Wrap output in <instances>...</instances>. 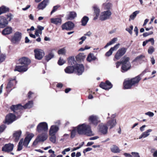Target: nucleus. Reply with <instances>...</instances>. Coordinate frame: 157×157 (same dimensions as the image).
I'll return each mask as SVG.
<instances>
[{
  "label": "nucleus",
  "instance_id": "8",
  "mask_svg": "<svg viewBox=\"0 0 157 157\" xmlns=\"http://www.w3.org/2000/svg\"><path fill=\"white\" fill-rule=\"evenodd\" d=\"M16 117L13 114L10 113L6 117L5 120L3 121L4 124H9L15 120Z\"/></svg>",
  "mask_w": 157,
  "mask_h": 157
},
{
  "label": "nucleus",
  "instance_id": "29",
  "mask_svg": "<svg viewBox=\"0 0 157 157\" xmlns=\"http://www.w3.org/2000/svg\"><path fill=\"white\" fill-rule=\"evenodd\" d=\"M111 151L114 153H120L121 150L116 145H113L110 148Z\"/></svg>",
  "mask_w": 157,
  "mask_h": 157
},
{
  "label": "nucleus",
  "instance_id": "23",
  "mask_svg": "<svg viewBox=\"0 0 157 157\" xmlns=\"http://www.w3.org/2000/svg\"><path fill=\"white\" fill-rule=\"evenodd\" d=\"M21 134V131L18 130L15 131L13 134V138L15 142H17L19 140Z\"/></svg>",
  "mask_w": 157,
  "mask_h": 157
},
{
  "label": "nucleus",
  "instance_id": "35",
  "mask_svg": "<svg viewBox=\"0 0 157 157\" xmlns=\"http://www.w3.org/2000/svg\"><path fill=\"white\" fill-rule=\"evenodd\" d=\"M96 59V57L93 53H90L86 59L88 61L90 62Z\"/></svg>",
  "mask_w": 157,
  "mask_h": 157
},
{
  "label": "nucleus",
  "instance_id": "52",
  "mask_svg": "<svg viewBox=\"0 0 157 157\" xmlns=\"http://www.w3.org/2000/svg\"><path fill=\"white\" fill-rule=\"evenodd\" d=\"M59 7L60 6L58 5L54 6L51 12V14H52V13L55 12Z\"/></svg>",
  "mask_w": 157,
  "mask_h": 157
},
{
  "label": "nucleus",
  "instance_id": "9",
  "mask_svg": "<svg viewBox=\"0 0 157 157\" xmlns=\"http://www.w3.org/2000/svg\"><path fill=\"white\" fill-rule=\"evenodd\" d=\"M21 38V33L17 32L14 34V36L11 40V42L14 44H18Z\"/></svg>",
  "mask_w": 157,
  "mask_h": 157
},
{
  "label": "nucleus",
  "instance_id": "1",
  "mask_svg": "<svg viewBox=\"0 0 157 157\" xmlns=\"http://www.w3.org/2000/svg\"><path fill=\"white\" fill-rule=\"evenodd\" d=\"M76 128L77 133L79 135H85L88 136L94 135L91 130L90 126L85 123L78 125L76 127Z\"/></svg>",
  "mask_w": 157,
  "mask_h": 157
},
{
  "label": "nucleus",
  "instance_id": "56",
  "mask_svg": "<svg viewBox=\"0 0 157 157\" xmlns=\"http://www.w3.org/2000/svg\"><path fill=\"white\" fill-rule=\"evenodd\" d=\"M145 114L146 115L148 116L149 117H152L154 115V113H153L150 111L146 113H145Z\"/></svg>",
  "mask_w": 157,
  "mask_h": 157
},
{
  "label": "nucleus",
  "instance_id": "4",
  "mask_svg": "<svg viewBox=\"0 0 157 157\" xmlns=\"http://www.w3.org/2000/svg\"><path fill=\"white\" fill-rule=\"evenodd\" d=\"M13 17V15L11 14L7 15L6 17H0V28H5L8 24L9 22L10 21Z\"/></svg>",
  "mask_w": 157,
  "mask_h": 157
},
{
  "label": "nucleus",
  "instance_id": "26",
  "mask_svg": "<svg viewBox=\"0 0 157 157\" xmlns=\"http://www.w3.org/2000/svg\"><path fill=\"white\" fill-rule=\"evenodd\" d=\"M48 2L49 0H44L39 4L37 7L38 8L39 10H43L46 7Z\"/></svg>",
  "mask_w": 157,
  "mask_h": 157
},
{
  "label": "nucleus",
  "instance_id": "16",
  "mask_svg": "<svg viewBox=\"0 0 157 157\" xmlns=\"http://www.w3.org/2000/svg\"><path fill=\"white\" fill-rule=\"evenodd\" d=\"M13 147V145L9 143L5 144L2 148V150L5 152H9L12 151Z\"/></svg>",
  "mask_w": 157,
  "mask_h": 157
},
{
  "label": "nucleus",
  "instance_id": "19",
  "mask_svg": "<svg viewBox=\"0 0 157 157\" xmlns=\"http://www.w3.org/2000/svg\"><path fill=\"white\" fill-rule=\"evenodd\" d=\"M75 68V70L77 71V74L78 75H82L84 71V67L82 64H77Z\"/></svg>",
  "mask_w": 157,
  "mask_h": 157
},
{
  "label": "nucleus",
  "instance_id": "51",
  "mask_svg": "<svg viewBox=\"0 0 157 157\" xmlns=\"http://www.w3.org/2000/svg\"><path fill=\"white\" fill-rule=\"evenodd\" d=\"M76 127L75 128V129H73L72 132H71V137L72 138L74 137L76 135Z\"/></svg>",
  "mask_w": 157,
  "mask_h": 157
},
{
  "label": "nucleus",
  "instance_id": "25",
  "mask_svg": "<svg viewBox=\"0 0 157 157\" xmlns=\"http://www.w3.org/2000/svg\"><path fill=\"white\" fill-rule=\"evenodd\" d=\"M77 16L75 12L71 11L69 12L66 16L67 20H71L74 19Z\"/></svg>",
  "mask_w": 157,
  "mask_h": 157
},
{
  "label": "nucleus",
  "instance_id": "18",
  "mask_svg": "<svg viewBox=\"0 0 157 157\" xmlns=\"http://www.w3.org/2000/svg\"><path fill=\"white\" fill-rule=\"evenodd\" d=\"M20 64H22L28 67V65L30 63V60L28 58L23 57L19 59Z\"/></svg>",
  "mask_w": 157,
  "mask_h": 157
},
{
  "label": "nucleus",
  "instance_id": "22",
  "mask_svg": "<svg viewBox=\"0 0 157 157\" xmlns=\"http://www.w3.org/2000/svg\"><path fill=\"white\" fill-rule=\"evenodd\" d=\"M59 130V127L56 125H52L51 126L49 130V135H55Z\"/></svg>",
  "mask_w": 157,
  "mask_h": 157
},
{
  "label": "nucleus",
  "instance_id": "46",
  "mask_svg": "<svg viewBox=\"0 0 157 157\" xmlns=\"http://www.w3.org/2000/svg\"><path fill=\"white\" fill-rule=\"evenodd\" d=\"M6 56L4 54H2L0 55V63L3 62L5 59Z\"/></svg>",
  "mask_w": 157,
  "mask_h": 157
},
{
  "label": "nucleus",
  "instance_id": "57",
  "mask_svg": "<svg viewBox=\"0 0 157 157\" xmlns=\"http://www.w3.org/2000/svg\"><path fill=\"white\" fill-rule=\"evenodd\" d=\"M39 142H40V141L38 139V138H37L36 137V139H35V140L33 142V146L36 145L38 144V143Z\"/></svg>",
  "mask_w": 157,
  "mask_h": 157
},
{
  "label": "nucleus",
  "instance_id": "33",
  "mask_svg": "<svg viewBox=\"0 0 157 157\" xmlns=\"http://www.w3.org/2000/svg\"><path fill=\"white\" fill-rule=\"evenodd\" d=\"M130 58L126 56H124L121 61L122 65L131 64L129 62Z\"/></svg>",
  "mask_w": 157,
  "mask_h": 157
},
{
  "label": "nucleus",
  "instance_id": "28",
  "mask_svg": "<svg viewBox=\"0 0 157 157\" xmlns=\"http://www.w3.org/2000/svg\"><path fill=\"white\" fill-rule=\"evenodd\" d=\"M117 124L116 120L115 119H112L109 121L107 123V125L109 127L110 129L114 127Z\"/></svg>",
  "mask_w": 157,
  "mask_h": 157
},
{
  "label": "nucleus",
  "instance_id": "32",
  "mask_svg": "<svg viewBox=\"0 0 157 157\" xmlns=\"http://www.w3.org/2000/svg\"><path fill=\"white\" fill-rule=\"evenodd\" d=\"M86 57L85 55L83 53H80L76 57V60L79 62L83 61Z\"/></svg>",
  "mask_w": 157,
  "mask_h": 157
},
{
  "label": "nucleus",
  "instance_id": "13",
  "mask_svg": "<svg viewBox=\"0 0 157 157\" xmlns=\"http://www.w3.org/2000/svg\"><path fill=\"white\" fill-rule=\"evenodd\" d=\"M89 121L91 124L95 126L100 121L98 117L94 115H91L89 117Z\"/></svg>",
  "mask_w": 157,
  "mask_h": 157
},
{
  "label": "nucleus",
  "instance_id": "39",
  "mask_svg": "<svg viewBox=\"0 0 157 157\" xmlns=\"http://www.w3.org/2000/svg\"><path fill=\"white\" fill-rule=\"evenodd\" d=\"M9 11V9L4 6H2L0 7V15L5 13Z\"/></svg>",
  "mask_w": 157,
  "mask_h": 157
},
{
  "label": "nucleus",
  "instance_id": "36",
  "mask_svg": "<svg viewBox=\"0 0 157 157\" xmlns=\"http://www.w3.org/2000/svg\"><path fill=\"white\" fill-rule=\"evenodd\" d=\"M139 11L138 10H137L133 12L131 15H130L129 21H130L131 20H134L136 16V15L139 13Z\"/></svg>",
  "mask_w": 157,
  "mask_h": 157
},
{
  "label": "nucleus",
  "instance_id": "6",
  "mask_svg": "<svg viewBox=\"0 0 157 157\" xmlns=\"http://www.w3.org/2000/svg\"><path fill=\"white\" fill-rule=\"evenodd\" d=\"M36 130L40 133L45 132L47 133L48 130V124L46 122L40 123L37 127Z\"/></svg>",
  "mask_w": 157,
  "mask_h": 157
},
{
  "label": "nucleus",
  "instance_id": "40",
  "mask_svg": "<svg viewBox=\"0 0 157 157\" xmlns=\"http://www.w3.org/2000/svg\"><path fill=\"white\" fill-rule=\"evenodd\" d=\"M103 7L105 9H109L112 7V5L110 3H105L103 4Z\"/></svg>",
  "mask_w": 157,
  "mask_h": 157
},
{
  "label": "nucleus",
  "instance_id": "31",
  "mask_svg": "<svg viewBox=\"0 0 157 157\" xmlns=\"http://www.w3.org/2000/svg\"><path fill=\"white\" fill-rule=\"evenodd\" d=\"M51 22L56 25H60L62 22V20L60 18H55L51 19Z\"/></svg>",
  "mask_w": 157,
  "mask_h": 157
},
{
  "label": "nucleus",
  "instance_id": "17",
  "mask_svg": "<svg viewBox=\"0 0 157 157\" xmlns=\"http://www.w3.org/2000/svg\"><path fill=\"white\" fill-rule=\"evenodd\" d=\"M93 10L94 11V13L95 16L94 18V20H96L98 19L100 13V10L98 6L96 5H94L92 7Z\"/></svg>",
  "mask_w": 157,
  "mask_h": 157
},
{
  "label": "nucleus",
  "instance_id": "53",
  "mask_svg": "<svg viewBox=\"0 0 157 157\" xmlns=\"http://www.w3.org/2000/svg\"><path fill=\"white\" fill-rule=\"evenodd\" d=\"M117 40V38L115 37L113 38L109 42V44L111 45L115 43Z\"/></svg>",
  "mask_w": 157,
  "mask_h": 157
},
{
  "label": "nucleus",
  "instance_id": "49",
  "mask_svg": "<svg viewBox=\"0 0 157 157\" xmlns=\"http://www.w3.org/2000/svg\"><path fill=\"white\" fill-rule=\"evenodd\" d=\"M65 61L60 57L59 58L58 63L59 65H62L65 63Z\"/></svg>",
  "mask_w": 157,
  "mask_h": 157
},
{
  "label": "nucleus",
  "instance_id": "55",
  "mask_svg": "<svg viewBox=\"0 0 157 157\" xmlns=\"http://www.w3.org/2000/svg\"><path fill=\"white\" fill-rule=\"evenodd\" d=\"M131 154L134 156V157H140L139 153L137 152H132L131 153Z\"/></svg>",
  "mask_w": 157,
  "mask_h": 157
},
{
  "label": "nucleus",
  "instance_id": "37",
  "mask_svg": "<svg viewBox=\"0 0 157 157\" xmlns=\"http://www.w3.org/2000/svg\"><path fill=\"white\" fill-rule=\"evenodd\" d=\"M89 20L88 17L84 16L81 20L82 25L83 26L86 25Z\"/></svg>",
  "mask_w": 157,
  "mask_h": 157
},
{
  "label": "nucleus",
  "instance_id": "21",
  "mask_svg": "<svg viewBox=\"0 0 157 157\" xmlns=\"http://www.w3.org/2000/svg\"><path fill=\"white\" fill-rule=\"evenodd\" d=\"M42 133L38 136L37 138L40 142H44L46 140L48 137L47 133L46 132H41Z\"/></svg>",
  "mask_w": 157,
  "mask_h": 157
},
{
  "label": "nucleus",
  "instance_id": "27",
  "mask_svg": "<svg viewBox=\"0 0 157 157\" xmlns=\"http://www.w3.org/2000/svg\"><path fill=\"white\" fill-rule=\"evenodd\" d=\"M11 109L13 111L14 113L16 112L17 110H20L23 109V107L20 104L16 105H12L10 107Z\"/></svg>",
  "mask_w": 157,
  "mask_h": 157
},
{
  "label": "nucleus",
  "instance_id": "11",
  "mask_svg": "<svg viewBox=\"0 0 157 157\" xmlns=\"http://www.w3.org/2000/svg\"><path fill=\"white\" fill-rule=\"evenodd\" d=\"M111 15V12L109 10L101 12L100 16V19L101 21H104L109 18Z\"/></svg>",
  "mask_w": 157,
  "mask_h": 157
},
{
  "label": "nucleus",
  "instance_id": "10",
  "mask_svg": "<svg viewBox=\"0 0 157 157\" xmlns=\"http://www.w3.org/2000/svg\"><path fill=\"white\" fill-rule=\"evenodd\" d=\"M74 27V24L71 21H68L63 24L62 26L63 30H71Z\"/></svg>",
  "mask_w": 157,
  "mask_h": 157
},
{
  "label": "nucleus",
  "instance_id": "60",
  "mask_svg": "<svg viewBox=\"0 0 157 157\" xmlns=\"http://www.w3.org/2000/svg\"><path fill=\"white\" fill-rule=\"evenodd\" d=\"M134 31L135 33L136 36H137L138 35V30L137 27H135Z\"/></svg>",
  "mask_w": 157,
  "mask_h": 157
},
{
  "label": "nucleus",
  "instance_id": "59",
  "mask_svg": "<svg viewBox=\"0 0 157 157\" xmlns=\"http://www.w3.org/2000/svg\"><path fill=\"white\" fill-rule=\"evenodd\" d=\"M147 40L148 42H151L152 45H153L154 44V40L153 38H151Z\"/></svg>",
  "mask_w": 157,
  "mask_h": 157
},
{
  "label": "nucleus",
  "instance_id": "61",
  "mask_svg": "<svg viewBox=\"0 0 157 157\" xmlns=\"http://www.w3.org/2000/svg\"><path fill=\"white\" fill-rule=\"evenodd\" d=\"M122 64L121 61L117 62L116 63V67L117 68H118L121 64Z\"/></svg>",
  "mask_w": 157,
  "mask_h": 157
},
{
  "label": "nucleus",
  "instance_id": "41",
  "mask_svg": "<svg viewBox=\"0 0 157 157\" xmlns=\"http://www.w3.org/2000/svg\"><path fill=\"white\" fill-rule=\"evenodd\" d=\"M58 53L59 55H65L66 52V50L65 47L62 48L59 50Z\"/></svg>",
  "mask_w": 157,
  "mask_h": 157
},
{
  "label": "nucleus",
  "instance_id": "47",
  "mask_svg": "<svg viewBox=\"0 0 157 157\" xmlns=\"http://www.w3.org/2000/svg\"><path fill=\"white\" fill-rule=\"evenodd\" d=\"M120 45V44L118 43L116 44L113 47L111 48L110 49L113 52L115 50H117L119 47Z\"/></svg>",
  "mask_w": 157,
  "mask_h": 157
},
{
  "label": "nucleus",
  "instance_id": "44",
  "mask_svg": "<svg viewBox=\"0 0 157 157\" xmlns=\"http://www.w3.org/2000/svg\"><path fill=\"white\" fill-rule=\"evenodd\" d=\"M54 56V54L52 52L50 53L48 55L45 56V59L46 60L48 61L52 58H53Z\"/></svg>",
  "mask_w": 157,
  "mask_h": 157
},
{
  "label": "nucleus",
  "instance_id": "2",
  "mask_svg": "<svg viewBox=\"0 0 157 157\" xmlns=\"http://www.w3.org/2000/svg\"><path fill=\"white\" fill-rule=\"evenodd\" d=\"M141 78L138 75L130 80H125L124 82V86L125 89H128L133 86L137 85Z\"/></svg>",
  "mask_w": 157,
  "mask_h": 157
},
{
  "label": "nucleus",
  "instance_id": "20",
  "mask_svg": "<svg viewBox=\"0 0 157 157\" xmlns=\"http://www.w3.org/2000/svg\"><path fill=\"white\" fill-rule=\"evenodd\" d=\"M13 31L12 27L10 26H7L3 30L2 33L3 35H6L12 33Z\"/></svg>",
  "mask_w": 157,
  "mask_h": 157
},
{
  "label": "nucleus",
  "instance_id": "14",
  "mask_svg": "<svg viewBox=\"0 0 157 157\" xmlns=\"http://www.w3.org/2000/svg\"><path fill=\"white\" fill-rule=\"evenodd\" d=\"M100 86L103 89L107 90L111 89L112 87V85L109 81H106L105 83L101 82Z\"/></svg>",
  "mask_w": 157,
  "mask_h": 157
},
{
  "label": "nucleus",
  "instance_id": "15",
  "mask_svg": "<svg viewBox=\"0 0 157 157\" xmlns=\"http://www.w3.org/2000/svg\"><path fill=\"white\" fill-rule=\"evenodd\" d=\"M28 69V67L22 64L16 66L14 69V71H18L19 72H25Z\"/></svg>",
  "mask_w": 157,
  "mask_h": 157
},
{
  "label": "nucleus",
  "instance_id": "38",
  "mask_svg": "<svg viewBox=\"0 0 157 157\" xmlns=\"http://www.w3.org/2000/svg\"><path fill=\"white\" fill-rule=\"evenodd\" d=\"M33 102L32 101H29L24 106H23V109L30 108L33 106Z\"/></svg>",
  "mask_w": 157,
  "mask_h": 157
},
{
  "label": "nucleus",
  "instance_id": "43",
  "mask_svg": "<svg viewBox=\"0 0 157 157\" xmlns=\"http://www.w3.org/2000/svg\"><path fill=\"white\" fill-rule=\"evenodd\" d=\"M145 57V56L143 55H141L136 57V58L133 60V62H137V61H140Z\"/></svg>",
  "mask_w": 157,
  "mask_h": 157
},
{
  "label": "nucleus",
  "instance_id": "30",
  "mask_svg": "<svg viewBox=\"0 0 157 157\" xmlns=\"http://www.w3.org/2000/svg\"><path fill=\"white\" fill-rule=\"evenodd\" d=\"M75 70V67L73 66H68L64 69L65 73L67 74L72 73Z\"/></svg>",
  "mask_w": 157,
  "mask_h": 157
},
{
  "label": "nucleus",
  "instance_id": "3",
  "mask_svg": "<svg viewBox=\"0 0 157 157\" xmlns=\"http://www.w3.org/2000/svg\"><path fill=\"white\" fill-rule=\"evenodd\" d=\"M34 135L33 133L29 134L25 138L24 141L23 139H21L18 143L17 146V150L21 151L22 149L23 145L27 147L32 139Z\"/></svg>",
  "mask_w": 157,
  "mask_h": 157
},
{
  "label": "nucleus",
  "instance_id": "64",
  "mask_svg": "<svg viewBox=\"0 0 157 157\" xmlns=\"http://www.w3.org/2000/svg\"><path fill=\"white\" fill-rule=\"evenodd\" d=\"M151 62L152 64L153 65L155 63V60L153 57H151Z\"/></svg>",
  "mask_w": 157,
  "mask_h": 157
},
{
  "label": "nucleus",
  "instance_id": "50",
  "mask_svg": "<svg viewBox=\"0 0 157 157\" xmlns=\"http://www.w3.org/2000/svg\"><path fill=\"white\" fill-rule=\"evenodd\" d=\"M154 51V48L152 46L150 47L148 50V52L149 54H151Z\"/></svg>",
  "mask_w": 157,
  "mask_h": 157
},
{
  "label": "nucleus",
  "instance_id": "5",
  "mask_svg": "<svg viewBox=\"0 0 157 157\" xmlns=\"http://www.w3.org/2000/svg\"><path fill=\"white\" fill-rule=\"evenodd\" d=\"M8 81V83L6 87V91L8 93H9L12 90V88L17 83V81L16 80V77L9 78Z\"/></svg>",
  "mask_w": 157,
  "mask_h": 157
},
{
  "label": "nucleus",
  "instance_id": "48",
  "mask_svg": "<svg viewBox=\"0 0 157 157\" xmlns=\"http://www.w3.org/2000/svg\"><path fill=\"white\" fill-rule=\"evenodd\" d=\"M133 29V26L131 25L130 26L129 28H126V30L130 34H132V30Z\"/></svg>",
  "mask_w": 157,
  "mask_h": 157
},
{
  "label": "nucleus",
  "instance_id": "54",
  "mask_svg": "<svg viewBox=\"0 0 157 157\" xmlns=\"http://www.w3.org/2000/svg\"><path fill=\"white\" fill-rule=\"evenodd\" d=\"M113 52V51L110 48L109 50L105 53V56H109L112 54Z\"/></svg>",
  "mask_w": 157,
  "mask_h": 157
},
{
  "label": "nucleus",
  "instance_id": "58",
  "mask_svg": "<svg viewBox=\"0 0 157 157\" xmlns=\"http://www.w3.org/2000/svg\"><path fill=\"white\" fill-rule=\"evenodd\" d=\"M92 150V148L90 147H87L83 150V152L85 153L86 152Z\"/></svg>",
  "mask_w": 157,
  "mask_h": 157
},
{
  "label": "nucleus",
  "instance_id": "12",
  "mask_svg": "<svg viewBox=\"0 0 157 157\" xmlns=\"http://www.w3.org/2000/svg\"><path fill=\"white\" fill-rule=\"evenodd\" d=\"M34 52L35 58L39 60L41 59L44 55V53L42 50L36 49L34 50Z\"/></svg>",
  "mask_w": 157,
  "mask_h": 157
},
{
  "label": "nucleus",
  "instance_id": "42",
  "mask_svg": "<svg viewBox=\"0 0 157 157\" xmlns=\"http://www.w3.org/2000/svg\"><path fill=\"white\" fill-rule=\"evenodd\" d=\"M152 131L151 129L147 130L146 131L144 132L142 134L144 137V138H146L149 136L150 135L149 133Z\"/></svg>",
  "mask_w": 157,
  "mask_h": 157
},
{
  "label": "nucleus",
  "instance_id": "7",
  "mask_svg": "<svg viewBox=\"0 0 157 157\" xmlns=\"http://www.w3.org/2000/svg\"><path fill=\"white\" fill-rule=\"evenodd\" d=\"M127 48L122 47L119 49L115 54L113 60L114 61L119 59L126 52Z\"/></svg>",
  "mask_w": 157,
  "mask_h": 157
},
{
  "label": "nucleus",
  "instance_id": "62",
  "mask_svg": "<svg viewBox=\"0 0 157 157\" xmlns=\"http://www.w3.org/2000/svg\"><path fill=\"white\" fill-rule=\"evenodd\" d=\"M124 155L126 157H133L131 154L128 153H124Z\"/></svg>",
  "mask_w": 157,
  "mask_h": 157
},
{
  "label": "nucleus",
  "instance_id": "34",
  "mask_svg": "<svg viewBox=\"0 0 157 157\" xmlns=\"http://www.w3.org/2000/svg\"><path fill=\"white\" fill-rule=\"evenodd\" d=\"M131 67V64H127L125 65H122L121 67V71L122 72L126 71L130 69Z\"/></svg>",
  "mask_w": 157,
  "mask_h": 157
},
{
  "label": "nucleus",
  "instance_id": "63",
  "mask_svg": "<svg viewBox=\"0 0 157 157\" xmlns=\"http://www.w3.org/2000/svg\"><path fill=\"white\" fill-rule=\"evenodd\" d=\"M63 86V84L61 83H59L56 85V87L58 88H61Z\"/></svg>",
  "mask_w": 157,
  "mask_h": 157
},
{
  "label": "nucleus",
  "instance_id": "24",
  "mask_svg": "<svg viewBox=\"0 0 157 157\" xmlns=\"http://www.w3.org/2000/svg\"><path fill=\"white\" fill-rule=\"evenodd\" d=\"M99 131L103 134H106L107 132L108 127L105 125L101 124L99 125Z\"/></svg>",
  "mask_w": 157,
  "mask_h": 157
},
{
  "label": "nucleus",
  "instance_id": "45",
  "mask_svg": "<svg viewBox=\"0 0 157 157\" xmlns=\"http://www.w3.org/2000/svg\"><path fill=\"white\" fill-rule=\"evenodd\" d=\"M51 137L50 138V140L53 143H55L56 141V136L55 135H49Z\"/></svg>",
  "mask_w": 157,
  "mask_h": 157
}]
</instances>
